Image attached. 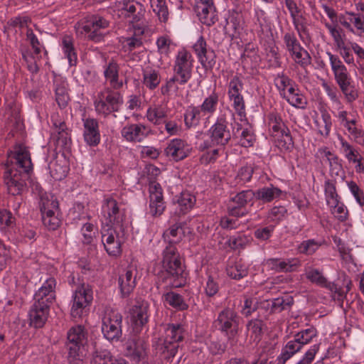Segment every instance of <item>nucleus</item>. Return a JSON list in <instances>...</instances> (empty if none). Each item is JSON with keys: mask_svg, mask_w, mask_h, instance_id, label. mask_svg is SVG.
I'll list each match as a JSON object with an SVG mask.
<instances>
[{"mask_svg": "<svg viewBox=\"0 0 364 364\" xmlns=\"http://www.w3.org/2000/svg\"><path fill=\"white\" fill-rule=\"evenodd\" d=\"M32 169L31 155L28 149L17 144L7 154L4 183L8 192L13 196L19 195L26 188V181Z\"/></svg>", "mask_w": 364, "mask_h": 364, "instance_id": "obj_1", "label": "nucleus"}, {"mask_svg": "<svg viewBox=\"0 0 364 364\" xmlns=\"http://www.w3.org/2000/svg\"><path fill=\"white\" fill-rule=\"evenodd\" d=\"M162 267L169 277L177 281L173 284L175 287H180L183 284L186 278L184 266L175 246L168 245L164 250Z\"/></svg>", "mask_w": 364, "mask_h": 364, "instance_id": "obj_2", "label": "nucleus"}, {"mask_svg": "<svg viewBox=\"0 0 364 364\" xmlns=\"http://www.w3.org/2000/svg\"><path fill=\"white\" fill-rule=\"evenodd\" d=\"M68 360L70 364H79L84 355L82 348L87 342V332L84 326H73L67 333Z\"/></svg>", "mask_w": 364, "mask_h": 364, "instance_id": "obj_3", "label": "nucleus"}, {"mask_svg": "<svg viewBox=\"0 0 364 364\" xmlns=\"http://www.w3.org/2000/svg\"><path fill=\"white\" fill-rule=\"evenodd\" d=\"M102 242L109 255L117 256L122 252V245L124 242V225H102Z\"/></svg>", "mask_w": 364, "mask_h": 364, "instance_id": "obj_4", "label": "nucleus"}, {"mask_svg": "<svg viewBox=\"0 0 364 364\" xmlns=\"http://www.w3.org/2000/svg\"><path fill=\"white\" fill-rule=\"evenodd\" d=\"M184 331L180 324H168L165 335L157 343L156 348L162 353H168V357H174L178 350V343L183 339Z\"/></svg>", "mask_w": 364, "mask_h": 364, "instance_id": "obj_5", "label": "nucleus"}, {"mask_svg": "<svg viewBox=\"0 0 364 364\" xmlns=\"http://www.w3.org/2000/svg\"><path fill=\"white\" fill-rule=\"evenodd\" d=\"M120 9L126 18H129V23L133 25L134 32L138 34L144 33L146 24L144 21L145 8L135 1L123 0L119 2Z\"/></svg>", "mask_w": 364, "mask_h": 364, "instance_id": "obj_6", "label": "nucleus"}, {"mask_svg": "<svg viewBox=\"0 0 364 364\" xmlns=\"http://www.w3.org/2000/svg\"><path fill=\"white\" fill-rule=\"evenodd\" d=\"M122 102L120 93L105 88L97 94L94 104L97 114L106 117L112 112H117Z\"/></svg>", "mask_w": 364, "mask_h": 364, "instance_id": "obj_7", "label": "nucleus"}, {"mask_svg": "<svg viewBox=\"0 0 364 364\" xmlns=\"http://www.w3.org/2000/svg\"><path fill=\"white\" fill-rule=\"evenodd\" d=\"M40 208L43 225L49 230H55L60 223L56 213L58 210V202L56 198L45 193L41 196Z\"/></svg>", "mask_w": 364, "mask_h": 364, "instance_id": "obj_8", "label": "nucleus"}, {"mask_svg": "<svg viewBox=\"0 0 364 364\" xmlns=\"http://www.w3.org/2000/svg\"><path fill=\"white\" fill-rule=\"evenodd\" d=\"M102 321L104 336L109 341L118 340L122 335V315L116 310L107 308Z\"/></svg>", "mask_w": 364, "mask_h": 364, "instance_id": "obj_9", "label": "nucleus"}, {"mask_svg": "<svg viewBox=\"0 0 364 364\" xmlns=\"http://www.w3.org/2000/svg\"><path fill=\"white\" fill-rule=\"evenodd\" d=\"M231 115L234 117V114L229 109H226L218 117L215 123L210 127V137L213 144L223 147L227 144L232 138V134L228 129L227 117Z\"/></svg>", "mask_w": 364, "mask_h": 364, "instance_id": "obj_10", "label": "nucleus"}, {"mask_svg": "<svg viewBox=\"0 0 364 364\" xmlns=\"http://www.w3.org/2000/svg\"><path fill=\"white\" fill-rule=\"evenodd\" d=\"M283 41L286 50L296 63L303 68L311 64V58L309 53L301 46L293 32L284 33Z\"/></svg>", "mask_w": 364, "mask_h": 364, "instance_id": "obj_11", "label": "nucleus"}, {"mask_svg": "<svg viewBox=\"0 0 364 364\" xmlns=\"http://www.w3.org/2000/svg\"><path fill=\"white\" fill-rule=\"evenodd\" d=\"M239 316L237 312L230 308L221 311L215 321L220 331L225 333L228 339H233L237 334Z\"/></svg>", "mask_w": 364, "mask_h": 364, "instance_id": "obj_12", "label": "nucleus"}, {"mask_svg": "<svg viewBox=\"0 0 364 364\" xmlns=\"http://www.w3.org/2000/svg\"><path fill=\"white\" fill-rule=\"evenodd\" d=\"M323 23L332 37L334 45L344 62L348 65L353 64L354 58L350 52L351 47L348 46L345 42L346 36L343 33V30L338 27L336 24H330L329 22L326 21Z\"/></svg>", "mask_w": 364, "mask_h": 364, "instance_id": "obj_13", "label": "nucleus"}, {"mask_svg": "<svg viewBox=\"0 0 364 364\" xmlns=\"http://www.w3.org/2000/svg\"><path fill=\"white\" fill-rule=\"evenodd\" d=\"M109 26V21L101 16H92L81 27L80 32L86 38L95 42L101 41L105 36V29Z\"/></svg>", "mask_w": 364, "mask_h": 364, "instance_id": "obj_14", "label": "nucleus"}, {"mask_svg": "<svg viewBox=\"0 0 364 364\" xmlns=\"http://www.w3.org/2000/svg\"><path fill=\"white\" fill-rule=\"evenodd\" d=\"M92 300V291L89 285L82 284L75 291L73 296V304L71 308L70 314L74 318H80L84 309Z\"/></svg>", "mask_w": 364, "mask_h": 364, "instance_id": "obj_15", "label": "nucleus"}, {"mask_svg": "<svg viewBox=\"0 0 364 364\" xmlns=\"http://www.w3.org/2000/svg\"><path fill=\"white\" fill-rule=\"evenodd\" d=\"M193 63V57L188 51L185 49L179 50L174 60L173 75L188 82L192 77Z\"/></svg>", "mask_w": 364, "mask_h": 364, "instance_id": "obj_16", "label": "nucleus"}, {"mask_svg": "<svg viewBox=\"0 0 364 364\" xmlns=\"http://www.w3.org/2000/svg\"><path fill=\"white\" fill-rule=\"evenodd\" d=\"M199 62L205 69L212 68L215 64V53L213 50L207 48V43L203 36H200L193 45Z\"/></svg>", "mask_w": 364, "mask_h": 364, "instance_id": "obj_17", "label": "nucleus"}, {"mask_svg": "<svg viewBox=\"0 0 364 364\" xmlns=\"http://www.w3.org/2000/svg\"><path fill=\"white\" fill-rule=\"evenodd\" d=\"M102 213L105 218L103 225H124V215L119 211L116 200L106 198L102 205Z\"/></svg>", "mask_w": 364, "mask_h": 364, "instance_id": "obj_18", "label": "nucleus"}, {"mask_svg": "<svg viewBox=\"0 0 364 364\" xmlns=\"http://www.w3.org/2000/svg\"><path fill=\"white\" fill-rule=\"evenodd\" d=\"M149 213L157 217L165 210L162 188L159 183L154 181L149 183Z\"/></svg>", "mask_w": 364, "mask_h": 364, "instance_id": "obj_19", "label": "nucleus"}, {"mask_svg": "<svg viewBox=\"0 0 364 364\" xmlns=\"http://www.w3.org/2000/svg\"><path fill=\"white\" fill-rule=\"evenodd\" d=\"M56 282L54 278H48L34 295V303L46 305L50 308L55 300V288Z\"/></svg>", "mask_w": 364, "mask_h": 364, "instance_id": "obj_20", "label": "nucleus"}, {"mask_svg": "<svg viewBox=\"0 0 364 364\" xmlns=\"http://www.w3.org/2000/svg\"><path fill=\"white\" fill-rule=\"evenodd\" d=\"M195 11L203 24L211 26L217 21L216 11L213 0H198L195 6Z\"/></svg>", "mask_w": 364, "mask_h": 364, "instance_id": "obj_21", "label": "nucleus"}, {"mask_svg": "<svg viewBox=\"0 0 364 364\" xmlns=\"http://www.w3.org/2000/svg\"><path fill=\"white\" fill-rule=\"evenodd\" d=\"M326 54L329 58L331 70L338 87L349 82H352V78L346 66L343 63L339 57L331 52H327Z\"/></svg>", "mask_w": 364, "mask_h": 364, "instance_id": "obj_22", "label": "nucleus"}, {"mask_svg": "<svg viewBox=\"0 0 364 364\" xmlns=\"http://www.w3.org/2000/svg\"><path fill=\"white\" fill-rule=\"evenodd\" d=\"M122 136L128 141L141 142L152 133L151 128L142 124H132L122 129Z\"/></svg>", "mask_w": 364, "mask_h": 364, "instance_id": "obj_23", "label": "nucleus"}, {"mask_svg": "<svg viewBox=\"0 0 364 364\" xmlns=\"http://www.w3.org/2000/svg\"><path fill=\"white\" fill-rule=\"evenodd\" d=\"M191 145L185 140L173 139L168 142L165 149V153L167 156L171 157L173 160L178 161L186 158L191 153Z\"/></svg>", "mask_w": 364, "mask_h": 364, "instance_id": "obj_24", "label": "nucleus"}, {"mask_svg": "<svg viewBox=\"0 0 364 364\" xmlns=\"http://www.w3.org/2000/svg\"><path fill=\"white\" fill-rule=\"evenodd\" d=\"M255 198V191L248 189L239 192L234 197L231 198V201L236 205L228 208V213L230 215L235 217H240L245 215V213L241 208L245 207L247 204Z\"/></svg>", "mask_w": 364, "mask_h": 364, "instance_id": "obj_25", "label": "nucleus"}, {"mask_svg": "<svg viewBox=\"0 0 364 364\" xmlns=\"http://www.w3.org/2000/svg\"><path fill=\"white\" fill-rule=\"evenodd\" d=\"M83 136L85 142L90 146H97L100 141V134L98 122L94 118H84Z\"/></svg>", "mask_w": 364, "mask_h": 364, "instance_id": "obj_26", "label": "nucleus"}, {"mask_svg": "<svg viewBox=\"0 0 364 364\" xmlns=\"http://www.w3.org/2000/svg\"><path fill=\"white\" fill-rule=\"evenodd\" d=\"M149 304L145 301H136L131 310V320L138 330L144 326L149 319Z\"/></svg>", "mask_w": 364, "mask_h": 364, "instance_id": "obj_27", "label": "nucleus"}, {"mask_svg": "<svg viewBox=\"0 0 364 364\" xmlns=\"http://www.w3.org/2000/svg\"><path fill=\"white\" fill-rule=\"evenodd\" d=\"M137 269L135 267H127L124 274L119 277V285L123 296H127L134 290L136 286Z\"/></svg>", "mask_w": 364, "mask_h": 364, "instance_id": "obj_28", "label": "nucleus"}, {"mask_svg": "<svg viewBox=\"0 0 364 364\" xmlns=\"http://www.w3.org/2000/svg\"><path fill=\"white\" fill-rule=\"evenodd\" d=\"M244 19L242 15L234 12L226 20L225 31L232 39L240 38L244 29Z\"/></svg>", "mask_w": 364, "mask_h": 364, "instance_id": "obj_29", "label": "nucleus"}, {"mask_svg": "<svg viewBox=\"0 0 364 364\" xmlns=\"http://www.w3.org/2000/svg\"><path fill=\"white\" fill-rule=\"evenodd\" d=\"M147 345L144 339L137 338L127 343V355L135 362H139L146 355Z\"/></svg>", "mask_w": 364, "mask_h": 364, "instance_id": "obj_30", "label": "nucleus"}, {"mask_svg": "<svg viewBox=\"0 0 364 364\" xmlns=\"http://www.w3.org/2000/svg\"><path fill=\"white\" fill-rule=\"evenodd\" d=\"M50 308L46 305H39L33 303L29 311V320L31 326L35 328H41L46 323Z\"/></svg>", "mask_w": 364, "mask_h": 364, "instance_id": "obj_31", "label": "nucleus"}, {"mask_svg": "<svg viewBox=\"0 0 364 364\" xmlns=\"http://www.w3.org/2000/svg\"><path fill=\"white\" fill-rule=\"evenodd\" d=\"M104 75L106 80L113 89H120L123 82L119 79V65L113 60H110L104 70Z\"/></svg>", "mask_w": 364, "mask_h": 364, "instance_id": "obj_32", "label": "nucleus"}, {"mask_svg": "<svg viewBox=\"0 0 364 364\" xmlns=\"http://www.w3.org/2000/svg\"><path fill=\"white\" fill-rule=\"evenodd\" d=\"M282 191L272 185L264 186L255 191V199L264 203H270L279 198Z\"/></svg>", "mask_w": 364, "mask_h": 364, "instance_id": "obj_33", "label": "nucleus"}, {"mask_svg": "<svg viewBox=\"0 0 364 364\" xmlns=\"http://www.w3.org/2000/svg\"><path fill=\"white\" fill-rule=\"evenodd\" d=\"M318 133L327 138L331 132L332 120L330 114L325 109L321 110V117L314 120Z\"/></svg>", "mask_w": 364, "mask_h": 364, "instance_id": "obj_34", "label": "nucleus"}, {"mask_svg": "<svg viewBox=\"0 0 364 364\" xmlns=\"http://www.w3.org/2000/svg\"><path fill=\"white\" fill-rule=\"evenodd\" d=\"M303 346L299 341L294 337L293 340L287 343L282 350L281 354L279 355L277 360L281 364H284L289 359H290L294 354L299 352Z\"/></svg>", "mask_w": 364, "mask_h": 364, "instance_id": "obj_35", "label": "nucleus"}, {"mask_svg": "<svg viewBox=\"0 0 364 364\" xmlns=\"http://www.w3.org/2000/svg\"><path fill=\"white\" fill-rule=\"evenodd\" d=\"M146 116L148 121L159 124L167 116V108L164 105H153L148 108Z\"/></svg>", "mask_w": 364, "mask_h": 364, "instance_id": "obj_36", "label": "nucleus"}, {"mask_svg": "<svg viewBox=\"0 0 364 364\" xmlns=\"http://www.w3.org/2000/svg\"><path fill=\"white\" fill-rule=\"evenodd\" d=\"M55 100L60 108H64L67 106L70 100L68 90L67 82L61 78H57L55 80Z\"/></svg>", "mask_w": 364, "mask_h": 364, "instance_id": "obj_37", "label": "nucleus"}, {"mask_svg": "<svg viewBox=\"0 0 364 364\" xmlns=\"http://www.w3.org/2000/svg\"><path fill=\"white\" fill-rule=\"evenodd\" d=\"M306 278L311 282L315 283L321 287H326L331 291L337 292L338 286L337 284L331 282H328L326 279L318 269H310L306 274Z\"/></svg>", "mask_w": 364, "mask_h": 364, "instance_id": "obj_38", "label": "nucleus"}, {"mask_svg": "<svg viewBox=\"0 0 364 364\" xmlns=\"http://www.w3.org/2000/svg\"><path fill=\"white\" fill-rule=\"evenodd\" d=\"M265 265L269 269L277 272H291L294 271L296 267V264L293 263L292 261L281 260L275 258L267 259L265 262Z\"/></svg>", "mask_w": 364, "mask_h": 364, "instance_id": "obj_39", "label": "nucleus"}, {"mask_svg": "<svg viewBox=\"0 0 364 364\" xmlns=\"http://www.w3.org/2000/svg\"><path fill=\"white\" fill-rule=\"evenodd\" d=\"M143 85L151 90L156 88L161 82V75L158 70L146 68L143 70Z\"/></svg>", "mask_w": 364, "mask_h": 364, "instance_id": "obj_40", "label": "nucleus"}, {"mask_svg": "<svg viewBox=\"0 0 364 364\" xmlns=\"http://www.w3.org/2000/svg\"><path fill=\"white\" fill-rule=\"evenodd\" d=\"M232 136L237 139L238 143L244 147L252 146L255 140L253 134L247 128L242 129L239 124L236 129L233 128Z\"/></svg>", "mask_w": 364, "mask_h": 364, "instance_id": "obj_41", "label": "nucleus"}, {"mask_svg": "<svg viewBox=\"0 0 364 364\" xmlns=\"http://www.w3.org/2000/svg\"><path fill=\"white\" fill-rule=\"evenodd\" d=\"M49 168L52 177L57 181L63 179L68 171L67 163L64 159H55L50 161Z\"/></svg>", "mask_w": 364, "mask_h": 364, "instance_id": "obj_42", "label": "nucleus"}, {"mask_svg": "<svg viewBox=\"0 0 364 364\" xmlns=\"http://www.w3.org/2000/svg\"><path fill=\"white\" fill-rule=\"evenodd\" d=\"M268 124L272 136L286 132L289 129L285 126L282 117L276 112H271L268 115Z\"/></svg>", "mask_w": 364, "mask_h": 364, "instance_id": "obj_43", "label": "nucleus"}, {"mask_svg": "<svg viewBox=\"0 0 364 364\" xmlns=\"http://www.w3.org/2000/svg\"><path fill=\"white\" fill-rule=\"evenodd\" d=\"M164 238L169 245L179 242L184 236V231L181 224H174L164 232Z\"/></svg>", "mask_w": 364, "mask_h": 364, "instance_id": "obj_44", "label": "nucleus"}, {"mask_svg": "<svg viewBox=\"0 0 364 364\" xmlns=\"http://www.w3.org/2000/svg\"><path fill=\"white\" fill-rule=\"evenodd\" d=\"M338 140L341 145V151L343 153L349 162L355 164V162L358 161V159H360L362 156L358 151L346 141L343 136H339Z\"/></svg>", "mask_w": 364, "mask_h": 364, "instance_id": "obj_45", "label": "nucleus"}, {"mask_svg": "<svg viewBox=\"0 0 364 364\" xmlns=\"http://www.w3.org/2000/svg\"><path fill=\"white\" fill-rule=\"evenodd\" d=\"M62 47L70 65H75L77 58L73 46V39L69 36H64L62 39Z\"/></svg>", "mask_w": 364, "mask_h": 364, "instance_id": "obj_46", "label": "nucleus"}, {"mask_svg": "<svg viewBox=\"0 0 364 364\" xmlns=\"http://www.w3.org/2000/svg\"><path fill=\"white\" fill-rule=\"evenodd\" d=\"M293 304V297L288 294L274 299L271 304L272 313H279L284 310L288 309Z\"/></svg>", "mask_w": 364, "mask_h": 364, "instance_id": "obj_47", "label": "nucleus"}, {"mask_svg": "<svg viewBox=\"0 0 364 364\" xmlns=\"http://www.w3.org/2000/svg\"><path fill=\"white\" fill-rule=\"evenodd\" d=\"M188 82L183 79L181 80L179 77L173 75L166 83L161 87V92L163 95H168L171 93H176L178 91V84L183 85Z\"/></svg>", "mask_w": 364, "mask_h": 364, "instance_id": "obj_48", "label": "nucleus"}, {"mask_svg": "<svg viewBox=\"0 0 364 364\" xmlns=\"http://www.w3.org/2000/svg\"><path fill=\"white\" fill-rule=\"evenodd\" d=\"M273 137L274 138L276 146L282 151L290 150L294 146L293 140L289 129Z\"/></svg>", "mask_w": 364, "mask_h": 364, "instance_id": "obj_49", "label": "nucleus"}, {"mask_svg": "<svg viewBox=\"0 0 364 364\" xmlns=\"http://www.w3.org/2000/svg\"><path fill=\"white\" fill-rule=\"evenodd\" d=\"M226 272L228 275L234 279H240L247 275V268L241 262L229 265Z\"/></svg>", "mask_w": 364, "mask_h": 364, "instance_id": "obj_50", "label": "nucleus"}, {"mask_svg": "<svg viewBox=\"0 0 364 364\" xmlns=\"http://www.w3.org/2000/svg\"><path fill=\"white\" fill-rule=\"evenodd\" d=\"M322 153L324 154V156L327 159L329 163L331 174L337 176H340L343 172V168L339 162L338 157L326 149H323Z\"/></svg>", "mask_w": 364, "mask_h": 364, "instance_id": "obj_51", "label": "nucleus"}, {"mask_svg": "<svg viewBox=\"0 0 364 364\" xmlns=\"http://www.w3.org/2000/svg\"><path fill=\"white\" fill-rule=\"evenodd\" d=\"M154 12L158 16L161 21H166L168 12L165 0H150Z\"/></svg>", "mask_w": 364, "mask_h": 364, "instance_id": "obj_52", "label": "nucleus"}, {"mask_svg": "<svg viewBox=\"0 0 364 364\" xmlns=\"http://www.w3.org/2000/svg\"><path fill=\"white\" fill-rule=\"evenodd\" d=\"M331 213L341 222H344L348 219V211L346 205L340 200L334 203L333 205H329Z\"/></svg>", "mask_w": 364, "mask_h": 364, "instance_id": "obj_53", "label": "nucleus"}, {"mask_svg": "<svg viewBox=\"0 0 364 364\" xmlns=\"http://www.w3.org/2000/svg\"><path fill=\"white\" fill-rule=\"evenodd\" d=\"M218 95L213 92L204 100L200 107L205 114H213L215 112L218 103Z\"/></svg>", "mask_w": 364, "mask_h": 364, "instance_id": "obj_54", "label": "nucleus"}, {"mask_svg": "<svg viewBox=\"0 0 364 364\" xmlns=\"http://www.w3.org/2000/svg\"><path fill=\"white\" fill-rule=\"evenodd\" d=\"M345 128L356 143L361 145L364 144V132L356 127V120L355 119H350V123L346 124Z\"/></svg>", "mask_w": 364, "mask_h": 364, "instance_id": "obj_55", "label": "nucleus"}, {"mask_svg": "<svg viewBox=\"0 0 364 364\" xmlns=\"http://www.w3.org/2000/svg\"><path fill=\"white\" fill-rule=\"evenodd\" d=\"M113 360L109 351L97 350L92 354L90 364H112Z\"/></svg>", "mask_w": 364, "mask_h": 364, "instance_id": "obj_56", "label": "nucleus"}, {"mask_svg": "<svg viewBox=\"0 0 364 364\" xmlns=\"http://www.w3.org/2000/svg\"><path fill=\"white\" fill-rule=\"evenodd\" d=\"M165 301L172 307L183 310L187 307L182 296L174 292H168L164 295Z\"/></svg>", "mask_w": 364, "mask_h": 364, "instance_id": "obj_57", "label": "nucleus"}, {"mask_svg": "<svg viewBox=\"0 0 364 364\" xmlns=\"http://www.w3.org/2000/svg\"><path fill=\"white\" fill-rule=\"evenodd\" d=\"M318 334L317 330L314 327H310L309 328L301 330L298 332L294 337L301 343L302 346L308 344L311 340L315 338Z\"/></svg>", "mask_w": 364, "mask_h": 364, "instance_id": "obj_58", "label": "nucleus"}, {"mask_svg": "<svg viewBox=\"0 0 364 364\" xmlns=\"http://www.w3.org/2000/svg\"><path fill=\"white\" fill-rule=\"evenodd\" d=\"M196 202L195 196L188 192H183L180 195L177 203L181 208V212L184 213L188 210L191 209Z\"/></svg>", "mask_w": 364, "mask_h": 364, "instance_id": "obj_59", "label": "nucleus"}, {"mask_svg": "<svg viewBox=\"0 0 364 364\" xmlns=\"http://www.w3.org/2000/svg\"><path fill=\"white\" fill-rule=\"evenodd\" d=\"M203 110L200 107H190L185 114V122L187 126L197 124L201 118Z\"/></svg>", "mask_w": 364, "mask_h": 364, "instance_id": "obj_60", "label": "nucleus"}, {"mask_svg": "<svg viewBox=\"0 0 364 364\" xmlns=\"http://www.w3.org/2000/svg\"><path fill=\"white\" fill-rule=\"evenodd\" d=\"M325 196L328 205H333L339 200V196L337 193L335 184L328 180L325 182Z\"/></svg>", "mask_w": 364, "mask_h": 364, "instance_id": "obj_61", "label": "nucleus"}, {"mask_svg": "<svg viewBox=\"0 0 364 364\" xmlns=\"http://www.w3.org/2000/svg\"><path fill=\"white\" fill-rule=\"evenodd\" d=\"M243 88V84L241 79L235 75L230 81L228 84V97L229 99L232 97H238L242 95L241 91Z\"/></svg>", "mask_w": 364, "mask_h": 364, "instance_id": "obj_62", "label": "nucleus"}, {"mask_svg": "<svg viewBox=\"0 0 364 364\" xmlns=\"http://www.w3.org/2000/svg\"><path fill=\"white\" fill-rule=\"evenodd\" d=\"M339 88L348 102H352L358 97V91L353 85V81L339 86Z\"/></svg>", "mask_w": 364, "mask_h": 364, "instance_id": "obj_63", "label": "nucleus"}, {"mask_svg": "<svg viewBox=\"0 0 364 364\" xmlns=\"http://www.w3.org/2000/svg\"><path fill=\"white\" fill-rule=\"evenodd\" d=\"M81 232L83 237L82 242L89 245L92 243L95 237L96 230L93 224L86 223L82 227Z\"/></svg>", "mask_w": 364, "mask_h": 364, "instance_id": "obj_64", "label": "nucleus"}]
</instances>
